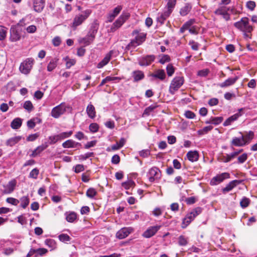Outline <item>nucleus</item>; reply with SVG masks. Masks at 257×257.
I'll return each instance as SVG.
<instances>
[{"mask_svg": "<svg viewBox=\"0 0 257 257\" xmlns=\"http://www.w3.org/2000/svg\"><path fill=\"white\" fill-rule=\"evenodd\" d=\"M65 60L66 61V67L68 69L74 65L76 63V60L75 59H70L68 57L65 58Z\"/></svg>", "mask_w": 257, "mask_h": 257, "instance_id": "obj_42", "label": "nucleus"}, {"mask_svg": "<svg viewBox=\"0 0 257 257\" xmlns=\"http://www.w3.org/2000/svg\"><path fill=\"white\" fill-rule=\"evenodd\" d=\"M171 59L169 55H163L160 60H159V62L162 64L165 63L166 62H168L170 61Z\"/></svg>", "mask_w": 257, "mask_h": 257, "instance_id": "obj_61", "label": "nucleus"}, {"mask_svg": "<svg viewBox=\"0 0 257 257\" xmlns=\"http://www.w3.org/2000/svg\"><path fill=\"white\" fill-rule=\"evenodd\" d=\"M57 65V60H52L47 66V70L48 71H52L53 70Z\"/></svg>", "mask_w": 257, "mask_h": 257, "instance_id": "obj_40", "label": "nucleus"}, {"mask_svg": "<svg viewBox=\"0 0 257 257\" xmlns=\"http://www.w3.org/2000/svg\"><path fill=\"white\" fill-rule=\"evenodd\" d=\"M36 120H38L39 122H40V119L38 118H34L31 119L27 121L28 127L31 129L34 128L36 125Z\"/></svg>", "mask_w": 257, "mask_h": 257, "instance_id": "obj_49", "label": "nucleus"}, {"mask_svg": "<svg viewBox=\"0 0 257 257\" xmlns=\"http://www.w3.org/2000/svg\"><path fill=\"white\" fill-rule=\"evenodd\" d=\"M218 160L221 162L228 163L232 160V158L229 154H226L225 156H220L218 158Z\"/></svg>", "mask_w": 257, "mask_h": 257, "instance_id": "obj_46", "label": "nucleus"}, {"mask_svg": "<svg viewBox=\"0 0 257 257\" xmlns=\"http://www.w3.org/2000/svg\"><path fill=\"white\" fill-rule=\"evenodd\" d=\"M184 83V78L183 76H176L171 81L169 89V92L172 95L174 94L182 86Z\"/></svg>", "mask_w": 257, "mask_h": 257, "instance_id": "obj_6", "label": "nucleus"}, {"mask_svg": "<svg viewBox=\"0 0 257 257\" xmlns=\"http://www.w3.org/2000/svg\"><path fill=\"white\" fill-rule=\"evenodd\" d=\"M39 174V170L37 168L33 169L29 174V178L36 179Z\"/></svg>", "mask_w": 257, "mask_h": 257, "instance_id": "obj_45", "label": "nucleus"}, {"mask_svg": "<svg viewBox=\"0 0 257 257\" xmlns=\"http://www.w3.org/2000/svg\"><path fill=\"white\" fill-rule=\"evenodd\" d=\"M23 107L26 110H27L28 112H31L32 110H33L34 109V107L32 103L30 100L26 101L24 102V103L23 104Z\"/></svg>", "mask_w": 257, "mask_h": 257, "instance_id": "obj_39", "label": "nucleus"}, {"mask_svg": "<svg viewBox=\"0 0 257 257\" xmlns=\"http://www.w3.org/2000/svg\"><path fill=\"white\" fill-rule=\"evenodd\" d=\"M10 39L12 42L19 41L21 38V34L15 26H12L10 29Z\"/></svg>", "mask_w": 257, "mask_h": 257, "instance_id": "obj_18", "label": "nucleus"}, {"mask_svg": "<svg viewBox=\"0 0 257 257\" xmlns=\"http://www.w3.org/2000/svg\"><path fill=\"white\" fill-rule=\"evenodd\" d=\"M73 134V132L72 131L68 132H63L57 135L58 141H60L61 140H63L65 138H68L70 137Z\"/></svg>", "mask_w": 257, "mask_h": 257, "instance_id": "obj_37", "label": "nucleus"}, {"mask_svg": "<svg viewBox=\"0 0 257 257\" xmlns=\"http://www.w3.org/2000/svg\"><path fill=\"white\" fill-rule=\"evenodd\" d=\"M132 76L134 78V82H138L145 77L144 72L141 70H135L132 73Z\"/></svg>", "mask_w": 257, "mask_h": 257, "instance_id": "obj_26", "label": "nucleus"}, {"mask_svg": "<svg viewBox=\"0 0 257 257\" xmlns=\"http://www.w3.org/2000/svg\"><path fill=\"white\" fill-rule=\"evenodd\" d=\"M97 194V191L93 188H89L86 192V196L90 198H93Z\"/></svg>", "mask_w": 257, "mask_h": 257, "instance_id": "obj_44", "label": "nucleus"}, {"mask_svg": "<svg viewBox=\"0 0 257 257\" xmlns=\"http://www.w3.org/2000/svg\"><path fill=\"white\" fill-rule=\"evenodd\" d=\"M19 201L21 202V206L25 209L29 205L30 199L28 196H25L22 197Z\"/></svg>", "mask_w": 257, "mask_h": 257, "instance_id": "obj_35", "label": "nucleus"}, {"mask_svg": "<svg viewBox=\"0 0 257 257\" xmlns=\"http://www.w3.org/2000/svg\"><path fill=\"white\" fill-rule=\"evenodd\" d=\"M230 178V174L228 173L224 172L221 174L218 175L214 177L210 181L211 185H216L223 182L225 179Z\"/></svg>", "mask_w": 257, "mask_h": 257, "instance_id": "obj_12", "label": "nucleus"}, {"mask_svg": "<svg viewBox=\"0 0 257 257\" xmlns=\"http://www.w3.org/2000/svg\"><path fill=\"white\" fill-rule=\"evenodd\" d=\"M192 9V6L190 4H186L181 9L180 14L182 16L187 15Z\"/></svg>", "mask_w": 257, "mask_h": 257, "instance_id": "obj_32", "label": "nucleus"}, {"mask_svg": "<svg viewBox=\"0 0 257 257\" xmlns=\"http://www.w3.org/2000/svg\"><path fill=\"white\" fill-rule=\"evenodd\" d=\"M122 7L121 6H117L116 8L114 9V10L110 12V13L114 15V17H116L120 12V11L122 10Z\"/></svg>", "mask_w": 257, "mask_h": 257, "instance_id": "obj_58", "label": "nucleus"}, {"mask_svg": "<svg viewBox=\"0 0 257 257\" xmlns=\"http://www.w3.org/2000/svg\"><path fill=\"white\" fill-rule=\"evenodd\" d=\"M132 36H135V38L131 40L127 45V48H135L142 44L146 39L147 34L143 32H140L138 30H135L132 33Z\"/></svg>", "mask_w": 257, "mask_h": 257, "instance_id": "obj_2", "label": "nucleus"}, {"mask_svg": "<svg viewBox=\"0 0 257 257\" xmlns=\"http://www.w3.org/2000/svg\"><path fill=\"white\" fill-rule=\"evenodd\" d=\"M209 72V69H204L199 70L197 73V75L199 76L205 77L208 74Z\"/></svg>", "mask_w": 257, "mask_h": 257, "instance_id": "obj_62", "label": "nucleus"}, {"mask_svg": "<svg viewBox=\"0 0 257 257\" xmlns=\"http://www.w3.org/2000/svg\"><path fill=\"white\" fill-rule=\"evenodd\" d=\"M77 218V214L74 212L66 214V219L69 222H73Z\"/></svg>", "mask_w": 257, "mask_h": 257, "instance_id": "obj_38", "label": "nucleus"}, {"mask_svg": "<svg viewBox=\"0 0 257 257\" xmlns=\"http://www.w3.org/2000/svg\"><path fill=\"white\" fill-rule=\"evenodd\" d=\"M241 182V180H234L230 182L228 184L226 185V187L222 189L223 193H226L231 190H232L237 185L240 184Z\"/></svg>", "mask_w": 257, "mask_h": 257, "instance_id": "obj_19", "label": "nucleus"}, {"mask_svg": "<svg viewBox=\"0 0 257 257\" xmlns=\"http://www.w3.org/2000/svg\"><path fill=\"white\" fill-rule=\"evenodd\" d=\"M230 146L232 149L234 150L233 147H242L245 146V143H243L241 137H234L230 143Z\"/></svg>", "mask_w": 257, "mask_h": 257, "instance_id": "obj_25", "label": "nucleus"}, {"mask_svg": "<svg viewBox=\"0 0 257 257\" xmlns=\"http://www.w3.org/2000/svg\"><path fill=\"white\" fill-rule=\"evenodd\" d=\"M156 107V105H151L149 106L145 109L144 112L143 113V115H150V113L152 112Z\"/></svg>", "mask_w": 257, "mask_h": 257, "instance_id": "obj_52", "label": "nucleus"}, {"mask_svg": "<svg viewBox=\"0 0 257 257\" xmlns=\"http://www.w3.org/2000/svg\"><path fill=\"white\" fill-rule=\"evenodd\" d=\"M241 115V113H235L234 115L230 116L224 122L223 125L227 126L231 124L233 121L236 120Z\"/></svg>", "mask_w": 257, "mask_h": 257, "instance_id": "obj_30", "label": "nucleus"}, {"mask_svg": "<svg viewBox=\"0 0 257 257\" xmlns=\"http://www.w3.org/2000/svg\"><path fill=\"white\" fill-rule=\"evenodd\" d=\"M250 202V200L249 198L243 197L240 202V205L242 208H245L249 205Z\"/></svg>", "mask_w": 257, "mask_h": 257, "instance_id": "obj_41", "label": "nucleus"}, {"mask_svg": "<svg viewBox=\"0 0 257 257\" xmlns=\"http://www.w3.org/2000/svg\"><path fill=\"white\" fill-rule=\"evenodd\" d=\"M141 157L143 158H147L150 155V150L148 149L144 150L139 152Z\"/></svg>", "mask_w": 257, "mask_h": 257, "instance_id": "obj_63", "label": "nucleus"}, {"mask_svg": "<svg viewBox=\"0 0 257 257\" xmlns=\"http://www.w3.org/2000/svg\"><path fill=\"white\" fill-rule=\"evenodd\" d=\"M213 129V126L211 125H208L204 127L202 129L198 131V133L200 135H203L207 134L208 132L211 131Z\"/></svg>", "mask_w": 257, "mask_h": 257, "instance_id": "obj_43", "label": "nucleus"}, {"mask_svg": "<svg viewBox=\"0 0 257 257\" xmlns=\"http://www.w3.org/2000/svg\"><path fill=\"white\" fill-rule=\"evenodd\" d=\"M21 140V137L20 136L10 138L6 142V145L11 147L13 146L18 143Z\"/></svg>", "mask_w": 257, "mask_h": 257, "instance_id": "obj_33", "label": "nucleus"}, {"mask_svg": "<svg viewBox=\"0 0 257 257\" xmlns=\"http://www.w3.org/2000/svg\"><path fill=\"white\" fill-rule=\"evenodd\" d=\"M48 146L49 143L47 142H45V143L42 144L41 145L37 147L36 149H37V151H38V153H39L40 154L42 152H43L46 148H47Z\"/></svg>", "mask_w": 257, "mask_h": 257, "instance_id": "obj_55", "label": "nucleus"}, {"mask_svg": "<svg viewBox=\"0 0 257 257\" xmlns=\"http://www.w3.org/2000/svg\"><path fill=\"white\" fill-rule=\"evenodd\" d=\"M89 130L92 133H96L98 131L99 125L96 123H92L89 125Z\"/></svg>", "mask_w": 257, "mask_h": 257, "instance_id": "obj_57", "label": "nucleus"}, {"mask_svg": "<svg viewBox=\"0 0 257 257\" xmlns=\"http://www.w3.org/2000/svg\"><path fill=\"white\" fill-rule=\"evenodd\" d=\"M230 11L232 13H235L234 8H230L225 6H220L214 12L215 15L221 16L226 21L230 20V16L228 11Z\"/></svg>", "mask_w": 257, "mask_h": 257, "instance_id": "obj_7", "label": "nucleus"}, {"mask_svg": "<svg viewBox=\"0 0 257 257\" xmlns=\"http://www.w3.org/2000/svg\"><path fill=\"white\" fill-rule=\"evenodd\" d=\"M91 13V10L87 9L83 11L82 14L76 15L71 24V27L73 30H75L78 26L81 25L88 18Z\"/></svg>", "mask_w": 257, "mask_h": 257, "instance_id": "obj_4", "label": "nucleus"}, {"mask_svg": "<svg viewBox=\"0 0 257 257\" xmlns=\"http://www.w3.org/2000/svg\"><path fill=\"white\" fill-rule=\"evenodd\" d=\"M188 30L191 34L197 35L199 32V28L196 26H193Z\"/></svg>", "mask_w": 257, "mask_h": 257, "instance_id": "obj_64", "label": "nucleus"}, {"mask_svg": "<svg viewBox=\"0 0 257 257\" xmlns=\"http://www.w3.org/2000/svg\"><path fill=\"white\" fill-rule=\"evenodd\" d=\"M130 17V13L127 12L122 13L119 18L112 24L110 29L108 30V32H114L120 28Z\"/></svg>", "mask_w": 257, "mask_h": 257, "instance_id": "obj_3", "label": "nucleus"}, {"mask_svg": "<svg viewBox=\"0 0 257 257\" xmlns=\"http://www.w3.org/2000/svg\"><path fill=\"white\" fill-rule=\"evenodd\" d=\"M86 112L88 116L93 118L96 116V111L94 106L91 103L89 104L86 108Z\"/></svg>", "mask_w": 257, "mask_h": 257, "instance_id": "obj_29", "label": "nucleus"}, {"mask_svg": "<svg viewBox=\"0 0 257 257\" xmlns=\"http://www.w3.org/2000/svg\"><path fill=\"white\" fill-rule=\"evenodd\" d=\"M135 185L134 181L131 180L121 183V186L126 190H128L131 187H134Z\"/></svg>", "mask_w": 257, "mask_h": 257, "instance_id": "obj_36", "label": "nucleus"}, {"mask_svg": "<svg viewBox=\"0 0 257 257\" xmlns=\"http://www.w3.org/2000/svg\"><path fill=\"white\" fill-rule=\"evenodd\" d=\"M202 212V208L201 207H196L193 209L190 213H188L186 216L189 219V221H192L194 218Z\"/></svg>", "mask_w": 257, "mask_h": 257, "instance_id": "obj_23", "label": "nucleus"}, {"mask_svg": "<svg viewBox=\"0 0 257 257\" xmlns=\"http://www.w3.org/2000/svg\"><path fill=\"white\" fill-rule=\"evenodd\" d=\"M166 70L167 74L169 76H172L175 72L174 67L171 64H169L167 65Z\"/></svg>", "mask_w": 257, "mask_h": 257, "instance_id": "obj_53", "label": "nucleus"}, {"mask_svg": "<svg viewBox=\"0 0 257 257\" xmlns=\"http://www.w3.org/2000/svg\"><path fill=\"white\" fill-rule=\"evenodd\" d=\"M212 124L214 125H218L220 124L223 120L222 117H211Z\"/></svg>", "mask_w": 257, "mask_h": 257, "instance_id": "obj_54", "label": "nucleus"}, {"mask_svg": "<svg viewBox=\"0 0 257 257\" xmlns=\"http://www.w3.org/2000/svg\"><path fill=\"white\" fill-rule=\"evenodd\" d=\"M188 159L191 162L197 161L199 159V154L197 151H189L187 154Z\"/></svg>", "mask_w": 257, "mask_h": 257, "instance_id": "obj_27", "label": "nucleus"}, {"mask_svg": "<svg viewBox=\"0 0 257 257\" xmlns=\"http://www.w3.org/2000/svg\"><path fill=\"white\" fill-rule=\"evenodd\" d=\"M234 27L244 33H250L253 29L249 24V20L247 17L242 18L240 21L234 24Z\"/></svg>", "mask_w": 257, "mask_h": 257, "instance_id": "obj_5", "label": "nucleus"}, {"mask_svg": "<svg viewBox=\"0 0 257 257\" xmlns=\"http://www.w3.org/2000/svg\"><path fill=\"white\" fill-rule=\"evenodd\" d=\"M237 79V77H235L234 78H229L225 81L220 84L219 86L221 87H226L232 85L235 83Z\"/></svg>", "mask_w": 257, "mask_h": 257, "instance_id": "obj_28", "label": "nucleus"}, {"mask_svg": "<svg viewBox=\"0 0 257 257\" xmlns=\"http://www.w3.org/2000/svg\"><path fill=\"white\" fill-rule=\"evenodd\" d=\"M148 176L149 181L153 182L161 178V172L158 168L153 167L149 170L148 173Z\"/></svg>", "mask_w": 257, "mask_h": 257, "instance_id": "obj_11", "label": "nucleus"}, {"mask_svg": "<svg viewBox=\"0 0 257 257\" xmlns=\"http://www.w3.org/2000/svg\"><path fill=\"white\" fill-rule=\"evenodd\" d=\"M66 108L65 103L62 102L52 109L51 115L54 118H58L65 112Z\"/></svg>", "mask_w": 257, "mask_h": 257, "instance_id": "obj_10", "label": "nucleus"}, {"mask_svg": "<svg viewBox=\"0 0 257 257\" xmlns=\"http://www.w3.org/2000/svg\"><path fill=\"white\" fill-rule=\"evenodd\" d=\"M22 124V119L20 118L17 117L15 118L11 123V126L13 129L19 128Z\"/></svg>", "mask_w": 257, "mask_h": 257, "instance_id": "obj_31", "label": "nucleus"}, {"mask_svg": "<svg viewBox=\"0 0 257 257\" xmlns=\"http://www.w3.org/2000/svg\"><path fill=\"white\" fill-rule=\"evenodd\" d=\"M189 45L191 46L192 49L194 51H197L199 49V44L193 40L190 41Z\"/></svg>", "mask_w": 257, "mask_h": 257, "instance_id": "obj_59", "label": "nucleus"}, {"mask_svg": "<svg viewBox=\"0 0 257 257\" xmlns=\"http://www.w3.org/2000/svg\"><path fill=\"white\" fill-rule=\"evenodd\" d=\"M178 243L181 246H185L188 243L187 238L183 235H180L178 238Z\"/></svg>", "mask_w": 257, "mask_h": 257, "instance_id": "obj_47", "label": "nucleus"}, {"mask_svg": "<svg viewBox=\"0 0 257 257\" xmlns=\"http://www.w3.org/2000/svg\"><path fill=\"white\" fill-rule=\"evenodd\" d=\"M17 185V181L16 179H13L8 182V183L4 185V193L5 194H11L15 189Z\"/></svg>", "mask_w": 257, "mask_h": 257, "instance_id": "obj_17", "label": "nucleus"}, {"mask_svg": "<svg viewBox=\"0 0 257 257\" xmlns=\"http://www.w3.org/2000/svg\"><path fill=\"white\" fill-rule=\"evenodd\" d=\"M149 76L152 77V81L155 80L156 79H158L161 81H163L166 78V75L164 70L158 69L155 71L154 73H151Z\"/></svg>", "mask_w": 257, "mask_h": 257, "instance_id": "obj_16", "label": "nucleus"}, {"mask_svg": "<svg viewBox=\"0 0 257 257\" xmlns=\"http://www.w3.org/2000/svg\"><path fill=\"white\" fill-rule=\"evenodd\" d=\"M240 134H241V138L243 141V143H245V146L249 144L254 137V134L253 132L251 131L246 132L243 135L241 133H240Z\"/></svg>", "mask_w": 257, "mask_h": 257, "instance_id": "obj_21", "label": "nucleus"}, {"mask_svg": "<svg viewBox=\"0 0 257 257\" xmlns=\"http://www.w3.org/2000/svg\"><path fill=\"white\" fill-rule=\"evenodd\" d=\"M174 7L175 6H171L167 3L166 5L167 10L159 14L157 18V22L160 23L161 25L163 24L165 21L170 16Z\"/></svg>", "mask_w": 257, "mask_h": 257, "instance_id": "obj_9", "label": "nucleus"}, {"mask_svg": "<svg viewBox=\"0 0 257 257\" xmlns=\"http://www.w3.org/2000/svg\"><path fill=\"white\" fill-rule=\"evenodd\" d=\"M45 244L51 248L50 250H54L57 247L56 241L52 239H46L45 240Z\"/></svg>", "mask_w": 257, "mask_h": 257, "instance_id": "obj_34", "label": "nucleus"}, {"mask_svg": "<svg viewBox=\"0 0 257 257\" xmlns=\"http://www.w3.org/2000/svg\"><path fill=\"white\" fill-rule=\"evenodd\" d=\"M191 220L189 221V219L186 216L184 217L182 220L181 227L183 228H185L191 222Z\"/></svg>", "mask_w": 257, "mask_h": 257, "instance_id": "obj_60", "label": "nucleus"}, {"mask_svg": "<svg viewBox=\"0 0 257 257\" xmlns=\"http://www.w3.org/2000/svg\"><path fill=\"white\" fill-rule=\"evenodd\" d=\"M98 29V26L97 25L92 24L87 35L78 39L79 44L83 45L84 46H87L91 44L95 38Z\"/></svg>", "mask_w": 257, "mask_h": 257, "instance_id": "obj_1", "label": "nucleus"}, {"mask_svg": "<svg viewBox=\"0 0 257 257\" xmlns=\"http://www.w3.org/2000/svg\"><path fill=\"white\" fill-rule=\"evenodd\" d=\"M113 52L110 51L108 53L104 58L97 65V68H101L106 65L110 61Z\"/></svg>", "mask_w": 257, "mask_h": 257, "instance_id": "obj_24", "label": "nucleus"}, {"mask_svg": "<svg viewBox=\"0 0 257 257\" xmlns=\"http://www.w3.org/2000/svg\"><path fill=\"white\" fill-rule=\"evenodd\" d=\"M81 146V144L80 143L76 142L72 140H68L62 144L64 148H77Z\"/></svg>", "mask_w": 257, "mask_h": 257, "instance_id": "obj_22", "label": "nucleus"}, {"mask_svg": "<svg viewBox=\"0 0 257 257\" xmlns=\"http://www.w3.org/2000/svg\"><path fill=\"white\" fill-rule=\"evenodd\" d=\"M7 29L3 26H0V40L5 39L7 35Z\"/></svg>", "mask_w": 257, "mask_h": 257, "instance_id": "obj_48", "label": "nucleus"}, {"mask_svg": "<svg viewBox=\"0 0 257 257\" xmlns=\"http://www.w3.org/2000/svg\"><path fill=\"white\" fill-rule=\"evenodd\" d=\"M34 62V59L32 58H27L21 63L20 66V72L24 74H29L33 67Z\"/></svg>", "mask_w": 257, "mask_h": 257, "instance_id": "obj_8", "label": "nucleus"}, {"mask_svg": "<svg viewBox=\"0 0 257 257\" xmlns=\"http://www.w3.org/2000/svg\"><path fill=\"white\" fill-rule=\"evenodd\" d=\"M6 201L7 203L11 204L15 206L17 205L20 202V201L19 200L13 197L8 198L6 199Z\"/></svg>", "mask_w": 257, "mask_h": 257, "instance_id": "obj_56", "label": "nucleus"}, {"mask_svg": "<svg viewBox=\"0 0 257 257\" xmlns=\"http://www.w3.org/2000/svg\"><path fill=\"white\" fill-rule=\"evenodd\" d=\"M155 59V56L153 55H146L139 59V64L141 66L150 65Z\"/></svg>", "mask_w": 257, "mask_h": 257, "instance_id": "obj_14", "label": "nucleus"}, {"mask_svg": "<svg viewBox=\"0 0 257 257\" xmlns=\"http://www.w3.org/2000/svg\"><path fill=\"white\" fill-rule=\"evenodd\" d=\"M161 226L156 225L149 227L143 233V236L145 238H150L154 236L160 229Z\"/></svg>", "mask_w": 257, "mask_h": 257, "instance_id": "obj_15", "label": "nucleus"}, {"mask_svg": "<svg viewBox=\"0 0 257 257\" xmlns=\"http://www.w3.org/2000/svg\"><path fill=\"white\" fill-rule=\"evenodd\" d=\"M248 155L246 153H243L237 158V163L242 164L247 159Z\"/></svg>", "mask_w": 257, "mask_h": 257, "instance_id": "obj_51", "label": "nucleus"}, {"mask_svg": "<svg viewBox=\"0 0 257 257\" xmlns=\"http://www.w3.org/2000/svg\"><path fill=\"white\" fill-rule=\"evenodd\" d=\"M133 231L134 229L132 227H123L116 232V237L119 239H123Z\"/></svg>", "mask_w": 257, "mask_h": 257, "instance_id": "obj_13", "label": "nucleus"}, {"mask_svg": "<svg viewBox=\"0 0 257 257\" xmlns=\"http://www.w3.org/2000/svg\"><path fill=\"white\" fill-rule=\"evenodd\" d=\"M59 240L61 241L66 242L69 241L71 239L70 237L67 234H61L58 236Z\"/></svg>", "mask_w": 257, "mask_h": 257, "instance_id": "obj_50", "label": "nucleus"}, {"mask_svg": "<svg viewBox=\"0 0 257 257\" xmlns=\"http://www.w3.org/2000/svg\"><path fill=\"white\" fill-rule=\"evenodd\" d=\"M34 10L38 13L41 12L45 7L44 0H33Z\"/></svg>", "mask_w": 257, "mask_h": 257, "instance_id": "obj_20", "label": "nucleus"}]
</instances>
